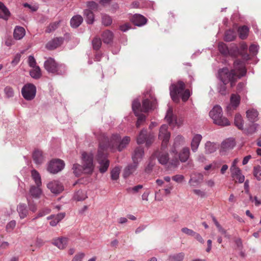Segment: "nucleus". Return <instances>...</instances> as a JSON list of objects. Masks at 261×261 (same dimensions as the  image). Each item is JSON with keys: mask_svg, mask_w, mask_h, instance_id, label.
Returning <instances> with one entry per match:
<instances>
[{"mask_svg": "<svg viewBox=\"0 0 261 261\" xmlns=\"http://www.w3.org/2000/svg\"><path fill=\"white\" fill-rule=\"evenodd\" d=\"M246 71L244 63L238 60L234 62L233 69L230 71L227 68L220 69L219 75L223 84L219 87V92L222 95H225L226 93V84L230 83L231 86H233L238 79L245 75Z\"/></svg>", "mask_w": 261, "mask_h": 261, "instance_id": "obj_1", "label": "nucleus"}, {"mask_svg": "<svg viewBox=\"0 0 261 261\" xmlns=\"http://www.w3.org/2000/svg\"><path fill=\"white\" fill-rule=\"evenodd\" d=\"M94 154L91 152H83L82 154L83 166L78 164L73 165L72 170L76 176H80L82 173L91 174L94 169L93 163Z\"/></svg>", "mask_w": 261, "mask_h": 261, "instance_id": "obj_2", "label": "nucleus"}, {"mask_svg": "<svg viewBox=\"0 0 261 261\" xmlns=\"http://www.w3.org/2000/svg\"><path fill=\"white\" fill-rule=\"evenodd\" d=\"M130 140V138L128 136H125L121 140L120 135L115 134L112 135L110 139L108 137H104L103 139L100 141H102L105 143L106 148L110 149L112 151L116 149L121 151L126 147Z\"/></svg>", "mask_w": 261, "mask_h": 261, "instance_id": "obj_3", "label": "nucleus"}, {"mask_svg": "<svg viewBox=\"0 0 261 261\" xmlns=\"http://www.w3.org/2000/svg\"><path fill=\"white\" fill-rule=\"evenodd\" d=\"M185 84L181 81L171 85L170 94L173 101L178 102L179 97H181L184 101L188 100L190 96V91L188 89L185 90Z\"/></svg>", "mask_w": 261, "mask_h": 261, "instance_id": "obj_4", "label": "nucleus"}, {"mask_svg": "<svg viewBox=\"0 0 261 261\" xmlns=\"http://www.w3.org/2000/svg\"><path fill=\"white\" fill-rule=\"evenodd\" d=\"M156 99L153 97L150 96V99L146 98L143 100L142 107L138 99L134 100L132 103V109L135 114L136 116H139L140 112H147L154 110L156 108Z\"/></svg>", "mask_w": 261, "mask_h": 261, "instance_id": "obj_5", "label": "nucleus"}, {"mask_svg": "<svg viewBox=\"0 0 261 261\" xmlns=\"http://www.w3.org/2000/svg\"><path fill=\"white\" fill-rule=\"evenodd\" d=\"M108 149V148H106L105 143L102 141H100L97 160L99 164V171L102 173L106 172L109 167L110 162L107 158Z\"/></svg>", "mask_w": 261, "mask_h": 261, "instance_id": "obj_6", "label": "nucleus"}, {"mask_svg": "<svg viewBox=\"0 0 261 261\" xmlns=\"http://www.w3.org/2000/svg\"><path fill=\"white\" fill-rule=\"evenodd\" d=\"M209 115L215 124L221 126H226L230 125V122L228 119L223 116L222 109L219 106H214L210 111Z\"/></svg>", "mask_w": 261, "mask_h": 261, "instance_id": "obj_7", "label": "nucleus"}, {"mask_svg": "<svg viewBox=\"0 0 261 261\" xmlns=\"http://www.w3.org/2000/svg\"><path fill=\"white\" fill-rule=\"evenodd\" d=\"M45 69L49 73L56 75H62L66 72V67L62 64H58L51 58L45 61L44 64Z\"/></svg>", "mask_w": 261, "mask_h": 261, "instance_id": "obj_8", "label": "nucleus"}, {"mask_svg": "<svg viewBox=\"0 0 261 261\" xmlns=\"http://www.w3.org/2000/svg\"><path fill=\"white\" fill-rule=\"evenodd\" d=\"M21 94L25 100H32L36 96V88L32 84H27L22 87Z\"/></svg>", "mask_w": 261, "mask_h": 261, "instance_id": "obj_9", "label": "nucleus"}, {"mask_svg": "<svg viewBox=\"0 0 261 261\" xmlns=\"http://www.w3.org/2000/svg\"><path fill=\"white\" fill-rule=\"evenodd\" d=\"M65 167V163L60 159H55L48 164L47 170L51 173L56 174L61 171Z\"/></svg>", "mask_w": 261, "mask_h": 261, "instance_id": "obj_10", "label": "nucleus"}, {"mask_svg": "<svg viewBox=\"0 0 261 261\" xmlns=\"http://www.w3.org/2000/svg\"><path fill=\"white\" fill-rule=\"evenodd\" d=\"M168 125L163 124L160 129L159 138L162 141V148L166 147L170 138V133L168 130Z\"/></svg>", "mask_w": 261, "mask_h": 261, "instance_id": "obj_11", "label": "nucleus"}, {"mask_svg": "<svg viewBox=\"0 0 261 261\" xmlns=\"http://www.w3.org/2000/svg\"><path fill=\"white\" fill-rule=\"evenodd\" d=\"M47 188L55 194H59L64 190V187L58 180H52L47 184Z\"/></svg>", "mask_w": 261, "mask_h": 261, "instance_id": "obj_12", "label": "nucleus"}, {"mask_svg": "<svg viewBox=\"0 0 261 261\" xmlns=\"http://www.w3.org/2000/svg\"><path fill=\"white\" fill-rule=\"evenodd\" d=\"M241 101L240 96L237 94H232L230 98V103L227 107V111L229 113L233 111L239 106Z\"/></svg>", "mask_w": 261, "mask_h": 261, "instance_id": "obj_13", "label": "nucleus"}, {"mask_svg": "<svg viewBox=\"0 0 261 261\" xmlns=\"http://www.w3.org/2000/svg\"><path fill=\"white\" fill-rule=\"evenodd\" d=\"M152 137H149L147 139V130L146 129H143L140 132L138 137H137V142L138 144H143L146 142V146H149L152 141Z\"/></svg>", "mask_w": 261, "mask_h": 261, "instance_id": "obj_14", "label": "nucleus"}, {"mask_svg": "<svg viewBox=\"0 0 261 261\" xmlns=\"http://www.w3.org/2000/svg\"><path fill=\"white\" fill-rule=\"evenodd\" d=\"M236 143L233 139L229 138L226 139L221 143L220 152L224 153L227 151L233 149Z\"/></svg>", "mask_w": 261, "mask_h": 261, "instance_id": "obj_15", "label": "nucleus"}, {"mask_svg": "<svg viewBox=\"0 0 261 261\" xmlns=\"http://www.w3.org/2000/svg\"><path fill=\"white\" fill-rule=\"evenodd\" d=\"M68 243V238L65 237H61L54 239L52 243L59 249H64L67 247Z\"/></svg>", "mask_w": 261, "mask_h": 261, "instance_id": "obj_16", "label": "nucleus"}, {"mask_svg": "<svg viewBox=\"0 0 261 261\" xmlns=\"http://www.w3.org/2000/svg\"><path fill=\"white\" fill-rule=\"evenodd\" d=\"M202 137L200 134H195L191 140V148L193 152H195L198 150Z\"/></svg>", "mask_w": 261, "mask_h": 261, "instance_id": "obj_17", "label": "nucleus"}, {"mask_svg": "<svg viewBox=\"0 0 261 261\" xmlns=\"http://www.w3.org/2000/svg\"><path fill=\"white\" fill-rule=\"evenodd\" d=\"M165 148L162 147L161 151L155 153V155L158 158L159 162L162 165H166L169 160L168 153L164 151Z\"/></svg>", "mask_w": 261, "mask_h": 261, "instance_id": "obj_18", "label": "nucleus"}, {"mask_svg": "<svg viewBox=\"0 0 261 261\" xmlns=\"http://www.w3.org/2000/svg\"><path fill=\"white\" fill-rule=\"evenodd\" d=\"M203 180V175L200 173H195L193 174L189 183L191 186L195 187L198 186Z\"/></svg>", "mask_w": 261, "mask_h": 261, "instance_id": "obj_19", "label": "nucleus"}, {"mask_svg": "<svg viewBox=\"0 0 261 261\" xmlns=\"http://www.w3.org/2000/svg\"><path fill=\"white\" fill-rule=\"evenodd\" d=\"M132 22L136 25L142 26L147 21L146 18L140 14H135L131 19Z\"/></svg>", "mask_w": 261, "mask_h": 261, "instance_id": "obj_20", "label": "nucleus"}, {"mask_svg": "<svg viewBox=\"0 0 261 261\" xmlns=\"http://www.w3.org/2000/svg\"><path fill=\"white\" fill-rule=\"evenodd\" d=\"M65 217V213H59L57 215H51L47 217V220H51L49 224L51 226H55Z\"/></svg>", "mask_w": 261, "mask_h": 261, "instance_id": "obj_21", "label": "nucleus"}, {"mask_svg": "<svg viewBox=\"0 0 261 261\" xmlns=\"http://www.w3.org/2000/svg\"><path fill=\"white\" fill-rule=\"evenodd\" d=\"M63 41V39L62 38H56L47 43L46 48L50 50L54 49L60 46Z\"/></svg>", "mask_w": 261, "mask_h": 261, "instance_id": "obj_22", "label": "nucleus"}, {"mask_svg": "<svg viewBox=\"0 0 261 261\" xmlns=\"http://www.w3.org/2000/svg\"><path fill=\"white\" fill-rule=\"evenodd\" d=\"M138 166V163L134 162L133 164L128 165L124 170L123 176L126 178L134 173Z\"/></svg>", "mask_w": 261, "mask_h": 261, "instance_id": "obj_23", "label": "nucleus"}, {"mask_svg": "<svg viewBox=\"0 0 261 261\" xmlns=\"http://www.w3.org/2000/svg\"><path fill=\"white\" fill-rule=\"evenodd\" d=\"M231 171L232 177L238 180L240 183H242L244 181L245 176L242 174L241 171L238 168H234L233 170H230Z\"/></svg>", "mask_w": 261, "mask_h": 261, "instance_id": "obj_24", "label": "nucleus"}, {"mask_svg": "<svg viewBox=\"0 0 261 261\" xmlns=\"http://www.w3.org/2000/svg\"><path fill=\"white\" fill-rule=\"evenodd\" d=\"M101 38L105 43L109 44L113 41L114 34L112 31L107 30L102 33Z\"/></svg>", "mask_w": 261, "mask_h": 261, "instance_id": "obj_25", "label": "nucleus"}, {"mask_svg": "<svg viewBox=\"0 0 261 261\" xmlns=\"http://www.w3.org/2000/svg\"><path fill=\"white\" fill-rule=\"evenodd\" d=\"M246 116L250 121L255 122L258 120V113L256 110L250 109L246 111Z\"/></svg>", "mask_w": 261, "mask_h": 261, "instance_id": "obj_26", "label": "nucleus"}, {"mask_svg": "<svg viewBox=\"0 0 261 261\" xmlns=\"http://www.w3.org/2000/svg\"><path fill=\"white\" fill-rule=\"evenodd\" d=\"M41 186H32L30 189V194L35 198H39L42 194V191L41 189Z\"/></svg>", "mask_w": 261, "mask_h": 261, "instance_id": "obj_27", "label": "nucleus"}, {"mask_svg": "<svg viewBox=\"0 0 261 261\" xmlns=\"http://www.w3.org/2000/svg\"><path fill=\"white\" fill-rule=\"evenodd\" d=\"M25 34V31L23 27H16L14 30L13 36L14 38L16 40L21 39L24 36Z\"/></svg>", "mask_w": 261, "mask_h": 261, "instance_id": "obj_28", "label": "nucleus"}, {"mask_svg": "<svg viewBox=\"0 0 261 261\" xmlns=\"http://www.w3.org/2000/svg\"><path fill=\"white\" fill-rule=\"evenodd\" d=\"M17 211L19 214L20 218L21 219L25 218L28 215V210L26 205L24 204H19L17 206Z\"/></svg>", "mask_w": 261, "mask_h": 261, "instance_id": "obj_29", "label": "nucleus"}, {"mask_svg": "<svg viewBox=\"0 0 261 261\" xmlns=\"http://www.w3.org/2000/svg\"><path fill=\"white\" fill-rule=\"evenodd\" d=\"M190 153V149L188 147L183 148L178 155L180 161L181 162H186L189 158Z\"/></svg>", "mask_w": 261, "mask_h": 261, "instance_id": "obj_30", "label": "nucleus"}, {"mask_svg": "<svg viewBox=\"0 0 261 261\" xmlns=\"http://www.w3.org/2000/svg\"><path fill=\"white\" fill-rule=\"evenodd\" d=\"M144 155V150L142 148L137 147L134 151L132 158L133 162L135 163L138 162L139 160H141Z\"/></svg>", "mask_w": 261, "mask_h": 261, "instance_id": "obj_31", "label": "nucleus"}, {"mask_svg": "<svg viewBox=\"0 0 261 261\" xmlns=\"http://www.w3.org/2000/svg\"><path fill=\"white\" fill-rule=\"evenodd\" d=\"M10 15V12L5 5L0 2V17L7 20Z\"/></svg>", "mask_w": 261, "mask_h": 261, "instance_id": "obj_32", "label": "nucleus"}, {"mask_svg": "<svg viewBox=\"0 0 261 261\" xmlns=\"http://www.w3.org/2000/svg\"><path fill=\"white\" fill-rule=\"evenodd\" d=\"M165 119L170 125H174L176 122L175 116L173 115L172 109L171 108H169L165 116Z\"/></svg>", "mask_w": 261, "mask_h": 261, "instance_id": "obj_33", "label": "nucleus"}, {"mask_svg": "<svg viewBox=\"0 0 261 261\" xmlns=\"http://www.w3.org/2000/svg\"><path fill=\"white\" fill-rule=\"evenodd\" d=\"M218 147L219 145L210 141H207L205 144V152L206 153H213L217 150Z\"/></svg>", "mask_w": 261, "mask_h": 261, "instance_id": "obj_34", "label": "nucleus"}, {"mask_svg": "<svg viewBox=\"0 0 261 261\" xmlns=\"http://www.w3.org/2000/svg\"><path fill=\"white\" fill-rule=\"evenodd\" d=\"M83 21V17L81 15H75L70 20L71 26L72 28H76L80 25Z\"/></svg>", "mask_w": 261, "mask_h": 261, "instance_id": "obj_35", "label": "nucleus"}, {"mask_svg": "<svg viewBox=\"0 0 261 261\" xmlns=\"http://www.w3.org/2000/svg\"><path fill=\"white\" fill-rule=\"evenodd\" d=\"M33 158L36 164H41L43 161L42 152L39 150H35L33 153Z\"/></svg>", "mask_w": 261, "mask_h": 261, "instance_id": "obj_36", "label": "nucleus"}, {"mask_svg": "<svg viewBox=\"0 0 261 261\" xmlns=\"http://www.w3.org/2000/svg\"><path fill=\"white\" fill-rule=\"evenodd\" d=\"M84 15L86 17V20L88 24H92L94 21V16L91 10L86 9L84 11Z\"/></svg>", "mask_w": 261, "mask_h": 261, "instance_id": "obj_37", "label": "nucleus"}, {"mask_svg": "<svg viewBox=\"0 0 261 261\" xmlns=\"http://www.w3.org/2000/svg\"><path fill=\"white\" fill-rule=\"evenodd\" d=\"M31 176L36 186H41V176L39 172L37 170L33 169L31 171Z\"/></svg>", "mask_w": 261, "mask_h": 261, "instance_id": "obj_38", "label": "nucleus"}, {"mask_svg": "<svg viewBox=\"0 0 261 261\" xmlns=\"http://www.w3.org/2000/svg\"><path fill=\"white\" fill-rule=\"evenodd\" d=\"M234 123L235 125L239 129L242 130L244 128V121L240 114H237L234 117Z\"/></svg>", "mask_w": 261, "mask_h": 261, "instance_id": "obj_39", "label": "nucleus"}, {"mask_svg": "<svg viewBox=\"0 0 261 261\" xmlns=\"http://www.w3.org/2000/svg\"><path fill=\"white\" fill-rule=\"evenodd\" d=\"M30 75L32 77L38 79L41 76V72L40 67L37 66L32 68V69L30 71Z\"/></svg>", "mask_w": 261, "mask_h": 261, "instance_id": "obj_40", "label": "nucleus"}, {"mask_svg": "<svg viewBox=\"0 0 261 261\" xmlns=\"http://www.w3.org/2000/svg\"><path fill=\"white\" fill-rule=\"evenodd\" d=\"M185 257V253L180 252L171 255L169 256V261H182Z\"/></svg>", "mask_w": 261, "mask_h": 261, "instance_id": "obj_41", "label": "nucleus"}, {"mask_svg": "<svg viewBox=\"0 0 261 261\" xmlns=\"http://www.w3.org/2000/svg\"><path fill=\"white\" fill-rule=\"evenodd\" d=\"M73 198L76 201H83L87 198V195L85 191L79 190L74 194Z\"/></svg>", "mask_w": 261, "mask_h": 261, "instance_id": "obj_42", "label": "nucleus"}, {"mask_svg": "<svg viewBox=\"0 0 261 261\" xmlns=\"http://www.w3.org/2000/svg\"><path fill=\"white\" fill-rule=\"evenodd\" d=\"M249 29L247 27L244 25L238 29L239 37L242 39L247 38L248 34Z\"/></svg>", "mask_w": 261, "mask_h": 261, "instance_id": "obj_43", "label": "nucleus"}, {"mask_svg": "<svg viewBox=\"0 0 261 261\" xmlns=\"http://www.w3.org/2000/svg\"><path fill=\"white\" fill-rule=\"evenodd\" d=\"M236 33L235 32L231 30H229L226 31L224 36V40L226 41H231L235 39Z\"/></svg>", "mask_w": 261, "mask_h": 261, "instance_id": "obj_44", "label": "nucleus"}, {"mask_svg": "<svg viewBox=\"0 0 261 261\" xmlns=\"http://www.w3.org/2000/svg\"><path fill=\"white\" fill-rule=\"evenodd\" d=\"M101 19L102 23L105 26H109L112 23L111 17L107 14H102Z\"/></svg>", "mask_w": 261, "mask_h": 261, "instance_id": "obj_45", "label": "nucleus"}, {"mask_svg": "<svg viewBox=\"0 0 261 261\" xmlns=\"http://www.w3.org/2000/svg\"><path fill=\"white\" fill-rule=\"evenodd\" d=\"M120 169L118 167L114 168L111 172V177L112 180H117L119 178Z\"/></svg>", "mask_w": 261, "mask_h": 261, "instance_id": "obj_46", "label": "nucleus"}, {"mask_svg": "<svg viewBox=\"0 0 261 261\" xmlns=\"http://www.w3.org/2000/svg\"><path fill=\"white\" fill-rule=\"evenodd\" d=\"M218 49L222 54L225 56L228 55L229 53L227 46L225 43L223 42H220L218 44Z\"/></svg>", "mask_w": 261, "mask_h": 261, "instance_id": "obj_47", "label": "nucleus"}, {"mask_svg": "<svg viewBox=\"0 0 261 261\" xmlns=\"http://www.w3.org/2000/svg\"><path fill=\"white\" fill-rule=\"evenodd\" d=\"M50 212V210L49 208H43V209L41 210L40 211H39V212L38 213L37 216L35 217H34L33 219H32V220L34 221L35 220H36L39 218L42 217L48 214Z\"/></svg>", "mask_w": 261, "mask_h": 261, "instance_id": "obj_48", "label": "nucleus"}, {"mask_svg": "<svg viewBox=\"0 0 261 261\" xmlns=\"http://www.w3.org/2000/svg\"><path fill=\"white\" fill-rule=\"evenodd\" d=\"M93 48L95 50H98L101 46V39L98 37H95L92 40Z\"/></svg>", "mask_w": 261, "mask_h": 261, "instance_id": "obj_49", "label": "nucleus"}, {"mask_svg": "<svg viewBox=\"0 0 261 261\" xmlns=\"http://www.w3.org/2000/svg\"><path fill=\"white\" fill-rule=\"evenodd\" d=\"M185 138L181 135H178L176 137L174 140V145L175 147L182 145L185 143Z\"/></svg>", "mask_w": 261, "mask_h": 261, "instance_id": "obj_50", "label": "nucleus"}, {"mask_svg": "<svg viewBox=\"0 0 261 261\" xmlns=\"http://www.w3.org/2000/svg\"><path fill=\"white\" fill-rule=\"evenodd\" d=\"M59 24V22H54L53 23H50L46 28V32L50 33L54 30H55L58 27Z\"/></svg>", "mask_w": 261, "mask_h": 261, "instance_id": "obj_51", "label": "nucleus"}, {"mask_svg": "<svg viewBox=\"0 0 261 261\" xmlns=\"http://www.w3.org/2000/svg\"><path fill=\"white\" fill-rule=\"evenodd\" d=\"M4 92L8 98L12 97L14 96L13 89L10 86H7L5 87Z\"/></svg>", "mask_w": 261, "mask_h": 261, "instance_id": "obj_52", "label": "nucleus"}, {"mask_svg": "<svg viewBox=\"0 0 261 261\" xmlns=\"http://www.w3.org/2000/svg\"><path fill=\"white\" fill-rule=\"evenodd\" d=\"M193 193H194L197 196L200 198H204L206 196V193L201 190L195 189L192 190Z\"/></svg>", "mask_w": 261, "mask_h": 261, "instance_id": "obj_53", "label": "nucleus"}, {"mask_svg": "<svg viewBox=\"0 0 261 261\" xmlns=\"http://www.w3.org/2000/svg\"><path fill=\"white\" fill-rule=\"evenodd\" d=\"M258 127V124L254 123L251 125L247 129V133L252 134L256 132Z\"/></svg>", "mask_w": 261, "mask_h": 261, "instance_id": "obj_54", "label": "nucleus"}, {"mask_svg": "<svg viewBox=\"0 0 261 261\" xmlns=\"http://www.w3.org/2000/svg\"><path fill=\"white\" fill-rule=\"evenodd\" d=\"M28 64L32 68L37 66L36 60L33 56H29L28 58Z\"/></svg>", "mask_w": 261, "mask_h": 261, "instance_id": "obj_55", "label": "nucleus"}, {"mask_svg": "<svg viewBox=\"0 0 261 261\" xmlns=\"http://www.w3.org/2000/svg\"><path fill=\"white\" fill-rule=\"evenodd\" d=\"M172 178L174 181L178 183H181L184 180L185 177L182 175L178 174L173 176Z\"/></svg>", "mask_w": 261, "mask_h": 261, "instance_id": "obj_56", "label": "nucleus"}, {"mask_svg": "<svg viewBox=\"0 0 261 261\" xmlns=\"http://www.w3.org/2000/svg\"><path fill=\"white\" fill-rule=\"evenodd\" d=\"M87 6L89 9L92 10H96L97 9L98 5L94 2H88Z\"/></svg>", "mask_w": 261, "mask_h": 261, "instance_id": "obj_57", "label": "nucleus"}, {"mask_svg": "<svg viewBox=\"0 0 261 261\" xmlns=\"http://www.w3.org/2000/svg\"><path fill=\"white\" fill-rule=\"evenodd\" d=\"M84 256L85 254L84 253H79L74 256L72 261H82Z\"/></svg>", "mask_w": 261, "mask_h": 261, "instance_id": "obj_58", "label": "nucleus"}, {"mask_svg": "<svg viewBox=\"0 0 261 261\" xmlns=\"http://www.w3.org/2000/svg\"><path fill=\"white\" fill-rule=\"evenodd\" d=\"M181 231L183 233H184L188 236H193L195 233V232L193 230L189 229L187 227L182 228L181 229Z\"/></svg>", "mask_w": 261, "mask_h": 261, "instance_id": "obj_59", "label": "nucleus"}, {"mask_svg": "<svg viewBox=\"0 0 261 261\" xmlns=\"http://www.w3.org/2000/svg\"><path fill=\"white\" fill-rule=\"evenodd\" d=\"M258 46L255 44H252L249 47V51L250 52L253 54L255 55L258 52Z\"/></svg>", "mask_w": 261, "mask_h": 261, "instance_id": "obj_60", "label": "nucleus"}, {"mask_svg": "<svg viewBox=\"0 0 261 261\" xmlns=\"http://www.w3.org/2000/svg\"><path fill=\"white\" fill-rule=\"evenodd\" d=\"M16 226V221L12 220L10 221L6 226V229L7 231H11L13 230Z\"/></svg>", "mask_w": 261, "mask_h": 261, "instance_id": "obj_61", "label": "nucleus"}, {"mask_svg": "<svg viewBox=\"0 0 261 261\" xmlns=\"http://www.w3.org/2000/svg\"><path fill=\"white\" fill-rule=\"evenodd\" d=\"M145 120V116L143 115H141L139 116L138 120L136 123V126L137 127H139L142 123L144 122Z\"/></svg>", "mask_w": 261, "mask_h": 261, "instance_id": "obj_62", "label": "nucleus"}, {"mask_svg": "<svg viewBox=\"0 0 261 261\" xmlns=\"http://www.w3.org/2000/svg\"><path fill=\"white\" fill-rule=\"evenodd\" d=\"M28 203L30 210L33 212H35L37 210V206L35 204L31 203L28 199Z\"/></svg>", "mask_w": 261, "mask_h": 261, "instance_id": "obj_63", "label": "nucleus"}, {"mask_svg": "<svg viewBox=\"0 0 261 261\" xmlns=\"http://www.w3.org/2000/svg\"><path fill=\"white\" fill-rule=\"evenodd\" d=\"M143 188V186L141 185H137L133 188L129 189L130 190L132 191L133 193H136L139 192V191Z\"/></svg>", "mask_w": 261, "mask_h": 261, "instance_id": "obj_64", "label": "nucleus"}]
</instances>
